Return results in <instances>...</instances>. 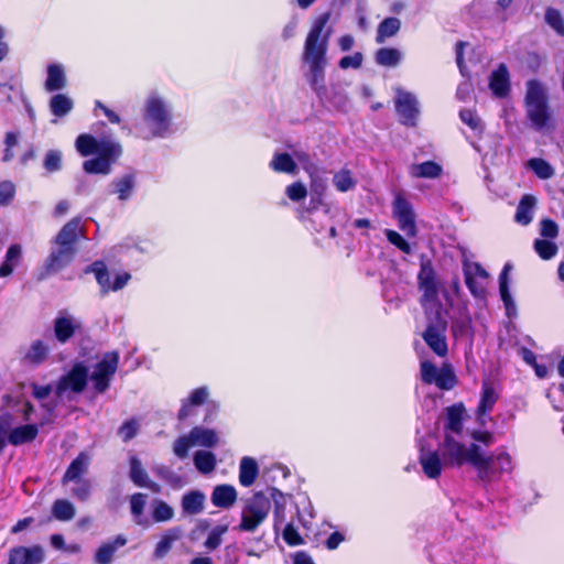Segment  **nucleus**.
Returning <instances> with one entry per match:
<instances>
[{"label": "nucleus", "instance_id": "1", "mask_svg": "<svg viewBox=\"0 0 564 564\" xmlns=\"http://www.w3.org/2000/svg\"><path fill=\"white\" fill-rule=\"evenodd\" d=\"M329 19L330 13L325 12L314 20L306 35L302 56L303 63L307 67L305 78L321 100L324 99L327 91L325 67L330 30L325 31V28Z\"/></svg>", "mask_w": 564, "mask_h": 564}, {"label": "nucleus", "instance_id": "2", "mask_svg": "<svg viewBox=\"0 0 564 564\" xmlns=\"http://www.w3.org/2000/svg\"><path fill=\"white\" fill-rule=\"evenodd\" d=\"M480 448L475 443L464 444L454 435L446 433L436 451L421 448L419 460L425 476L437 479L446 468L464 465H470L474 468Z\"/></svg>", "mask_w": 564, "mask_h": 564}, {"label": "nucleus", "instance_id": "3", "mask_svg": "<svg viewBox=\"0 0 564 564\" xmlns=\"http://www.w3.org/2000/svg\"><path fill=\"white\" fill-rule=\"evenodd\" d=\"M76 149L84 156L98 154L97 158L87 160L83 164L84 171L89 174L108 175L112 163L122 153L119 142L106 138L98 140L90 134H80L76 139Z\"/></svg>", "mask_w": 564, "mask_h": 564}, {"label": "nucleus", "instance_id": "4", "mask_svg": "<svg viewBox=\"0 0 564 564\" xmlns=\"http://www.w3.org/2000/svg\"><path fill=\"white\" fill-rule=\"evenodd\" d=\"M141 113L148 131L145 138H164L172 131L173 104L161 93L153 90L145 96Z\"/></svg>", "mask_w": 564, "mask_h": 564}, {"label": "nucleus", "instance_id": "5", "mask_svg": "<svg viewBox=\"0 0 564 564\" xmlns=\"http://www.w3.org/2000/svg\"><path fill=\"white\" fill-rule=\"evenodd\" d=\"M84 236L79 218H73L56 235L51 252L45 260L48 273H56L67 267L77 253L76 243Z\"/></svg>", "mask_w": 564, "mask_h": 564}, {"label": "nucleus", "instance_id": "6", "mask_svg": "<svg viewBox=\"0 0 564 564\" xmlns=\"http://www.w3.org/2000/svg\"><path fill=\"white\" fill-rule=\"evenodd\" d=\"M524 107L527 117L536 131L554 129L555 124L547 105V89L541 82L536 79L527 82Z\"/></svg>", "mask_w": 564, "mask_h": 564}, {"label": "nucleus", "instance_id": "7", "mask_svg": "<svg viewBox=\"0 0 564 564\" xmlns=\"http://www.w3.org/2000/svg\"><path fill=\"white\" fill-rule=\"evenodd\" d=\"M270 492V497L263 492H257L245 501L241 521L237 530L254 532L265 521L271 510V499H275L276 495H281L276 489H271Z\"/></svg>", "mask_w": 564, "mask_h": 564}, {"label": "nucleus", "instance_id": "8", "mask_svg": "<svg viewBox=\"0 0 564 564\" xmlns=\"http://www.w3.org/2000/svg\"><path fill=\"white\" fill-rule=\"evenodd\" d=\"M474 468L480 480L490 482L499 479L505 473H511L513 464L510 454L506 449L500 448L487 455L480 448Z\"/></svg>", "mask_w": 564, "mask_h": 564}, {"label": "nucleus", "instance_id": "9", "mask_svg": "<svg viewBox=\"0 0 564 564\" xmlns=\"http://www.w3.org/2000/svg\"><path fill=\"white\" fill-rule=\"evenodd\" d=\"M220 438L218 433L213 429L204 426L193 427L186 435L180 436L173 444L174 454L184 459L188 456V451L192 447H215L218 445Z\"/></svg>", "mask_w": 564, "mask_h": 564}, {"label": "nucleus", "instance_id": "10", "mask_svg": "<svg viewBox=\"0 0 564 564\" xmlns=\"http://www.w3.org/2000/svg\"><path fill=\"white\" fill-rule=\"evenodd\" d=\"M419 288L422 292L421 303L425 310V314L443 312L442 304L438 301L440 282L436 273L430 262H422L417 275Z\"/></svg>", "mask_w": 564, "mask_h": 564}, {"label": "nucleus", "instance_id": "11", "mask_svg": "<svg viewBox=\"0 0 564 564\" xmlns=\"http://www.w3.org/2000/svg\"><path fill=\"white\" fill-rule=\"evenodd\" d=\"M427 326L423 334V338L427 346L438 356L444 357L447 354V344L445 338V329L447 322L443 312L426 315Z\"/></svg>", "mask_w": 564, "mask_h": 564}, {"label": "nucleus", "instance_id": "12", "mask_svg": "<svg viewBox=\"0 0 564 564\" xmlns=\"http://www.w3.org/2000/svg\"><path fill=\"white\" fill-rule=\"evenodd\" d=\"M87 379L88 368L82 362L74 365L66 375L59 378L55 388L57 397L67 395L70 399V393L78 394L83 392L86 388Z\"/></svg>", "mask_w": 564, "mask_h": 564}, {"label": "nucleus", "instance_id": "13", "mask_svg": "<svg viewBox=\"0 0 564 564\" xmlns=\"http://www.w3.org/2000/svg\"><path fill=\"white\" fill-rule=\"evenodd\" d=\"M119 364V354L116 351L106 352L95 365L90 375L94 387L97 392L104 393L110 384Z\"/></svg>", "mask_w": 564, "mask_h": 564}, {"label": "nucleus", "instance_id": "14", "mask_svg": "<svg viewBox=\"0 0 564 564\" xmlns=\"http://www.w3.org/2000/svg\"><path fill=\"white\" fill-rule=\"evenodd\" d=\"M395 109L400 120L405 126H415L420 113L416 97L401 88L395 90Z\"/></svg>", "mask_w": 564, "mask_h": 564}, {"label": "nucleus", "instance_id": "15", "mask_svg": "<svg viewBox=\"0 0 564 564\" xmlns=\"http://www.w3.org/2000/svg\"><path fill=\"white\" fill-rule=\"evenodd\" d=\"M463 271L465 275V282L470 293L476 297H482L486 291V281L488 273L477 262L464 261Z\"/></svg>", "mask_w": 564, "mask_h": 564}, {"label": "nucleus", "instance_id": "16", "mask_svg": "<svg viewBox=\"0 0 564 564\" xmlns=\"http://www.w3.org/2000/svg\"><path fill=\"white\" fill-rule=\"evenodd\" d=\"M393 216L398 220L399 228L409 237L416 235L415 214L411 204L402 196H397L393 202Z\"/></svg>", "mask_w": 564, "mask_h": 564}, {"label": "nucleus", "instance_id": "17", "mask_svg": "<svg viewBox=\"0 0 564 564\" xmlns=\"http://www.w3.org/2000/svg\"><path fill=\"white\" fill-rule=\"evenodd\" d=\"M45 551L41 545L17 546L10 550L8 564H42Z\"/></svg>", "mask_w": 564, "mask_h": 564}, {"label": "nucleus", "instance_id": "18", "mask_svg": "<svg viewBox=\"0 0 564 564\" xmlns=\"http://www.w3.org/2000/svg\"><path fill=\"white\" fill-rule=\"evenodd\" d=\"M80 327V322L67 312H61L54 321V335L56 339L64 344Z\"/></svg>", "mask_w": 564, "mask_h": 564}, {"label": "nucleus", "instance_id": "19", "mask_svg": "<svg viewBox=\"0 0 564 564\" xmlns=\"http://www.w3.org/2000/svg\"><path fill=\"white\" fill-rule=\"evenodd\" d=\"M489 88L497 98H505L510 93V74L505 64H500L490 75Z\"/></svg>", "mask_w": 564, "mask_h": 564}, {"label": "nucleus", "instance_id": "20", "mask_svg": "<svg viewBox=\"0 0 564 564\" xmlns=\"http://www.w3.org/2000/svg\"><path fill=\"white\" fill-rule=\"evenodd\" d=\"M128 540L123 534H118L113 539H110L97 549L95 553V563L96 564H110L116 552L123 547L127 544Z\"/></svg>", "mask_w": 564, "mask_h": 564}, {"label": "nucleus", "instance_id": "21", "mask_svg": "<svg viewBox=\"0 0 564 564\" xmlns=\"http://www.w3.org/2000/svg\"><path fill=\"white\" fill-rule=\"evenodd\" d=\"M130 479L139 487H145L154 492L160 490V486L150 480L148 473L142 467L141 460L137 457L130 459Z\"/></svg>", "mask_w": 564, "mask_h": 564}, {"label": "nucleus", "instance_id": "22", "mask_svg": "<svg viewBox=\"0 0 564 564\" xmlns=\"http://www.w3.org/2000/svg\"><path fill=\"white\" fill-rule=\"evenodd\" d=\"M89 456L80 453L68 466L63 476L62 484L67 485L70 481L84 479L83 476L88 471Z\"/></svg>", "mask_w": 564, "mask_h": 564}, {"label": "nucleus", "instance_id": "23", "mask_svg": "<svg viewBox=\"0 0 564 564\" xmlns=\"http://www.w3.org/2000/svg\"><path fill=\"white\" fill-rule=\"evenodd\" d=\"M536 203L538 200L533 195H523L518 204L514 215L516 223L522 226L529 225L533 219Z\"/></svg>", "mask_w": 564, "mask_h": 564}, {"label": "nucleus", "instance_id": "24", "mask_svg": "<svg viewBox=\"0 0 564 564\" xmlns=\"http://www.w3.org/2000/svg\"><path fill=\"white\" fill-rule=\"evenodd\" d=\"M183 531L181 528L174 527L167 529L156 543L153 555L155 558H163L172 549L173 544L181 539Z\"/></svg>", "mask_w": 564, "mask_h": 564}, {"label": "nucleus", "instance_id": "25", "mask_svg": "<svg viewBox=\"0 0 564 564\" xmlns=\"http://www.w3.org/2000/svg\"><path fill=\"white\" fill-rule=\"evenodd\" d=\"M237 500V491L230 485L216 486L212 494V502L218 508H230Z\"/></svg>", "mask_w": 564, "mask_h": 564}, {"label": "nucleus", "instance_id": "26", "mask_svg": "<svg viewBox=\"0 0 564 564\" xmlns=\"http://www.w3.org/2000/svg\"><path fill=\"white\" fill-rule=\"evenodd\" d=\"M209 392L206 387H200L192 391L188 399L184 400L178 412V419L185 420L193 414V406L203 404L208 398Z\"/></svg>", "mask_w": 564, "mask_h": 564}, {"label": "nucleus", "instance_id": "27", "mask_svg": "<svg viewBox=\"0 0 564 564\" xmlns=\"http://www.w3.org/2000/svg\"><path fill=\"white\" fill-rule=\"evenodd\" d=\"M497 400H498V393L495 391L494 387L488 382H484L480 402L477 408L478 420L482 424L485 423L486 414L492 410Z\"/></svg>", "mask_w": 564, "mask_h": 564}, {"label": "nucleus", "instance_id": "28", "mask_svg": "<svg viewBox=\"0 0 564 564\" xmlns=\"http://www.w3.org/2000/svg\"><path fill=\"white\" fill-rule=\"evenodd\" d=\"M465 409L463 404H454L446 409L445 434H459L463 430Z\"/></svg>", "mask_w": 564, "mask_h": 564}, {"label": "nucleus", "instance_id": "29", "mask_svg": "<svg viewBox=\"0 0 564 564\" xmlns=\"http://www.w3.org/2000/svg\"><path fill=\"white\" fill-rule=\"evenodd\" d=\"M45 89L47 91H56L65 88L66 75L62 64H51L47 67V78L45 80Z\"/></svg>", "mask_w": 564, "mask_h": 564}, {"label": "nucleus", "instance_id": "30", "mask_svg": "<svg viewBox=\"0 0 564 564\" xmlns=\"http://www.w3.org/2000/svg\"><path fill=\"white\" fill-rule=\"evenodd\" d=\"M442 172V166L434 161L412 164L409 167L410 175L415 178H437Z\"/></svg>", "mask_w": 564, "mask_h": 564}, {"label": "nucleus", "instance_id": "31", "mask_svg": "<svg viewBox=\"0 0 564 564\" xmlns=\"http://www.w3.org/2000/svg\"><path fill=\"white\" fill-rule=\"evenodd\" d=\"M22 258V248L20 245H12L7 250L4 260L0 265V278L12 274L13 270L19 265Z\"/></svg>", "mask_w": 564, "mask_h": 564}, {"label": "nucleus", "instance_id": "32", "mask_svg": "<svg viewBox=\"0 0 564 564\" xmlns=\"http://www.w3.org/2000/svg\"><path fill=\"white\" fill-rule=\"evenodd\" d=\"M258 464L251 457H243L239 466V481L242 486H251L258 476Z\"/></svg>", "mask_w": 564, "mask_h": 564}, {"label": "nucleus", "instance_id": "33", "mask_svg": "<svg viewBox=\"0 0 564 564\" xmlns=\"http://www.w3.org/2000/svg\"><path fill=\"white\" fill-rule=\"evenodd\" d=\"M39 433L34 424L22 425L13 429L9 434V442L12 445H21L33 441Z\"/></svg>", "mask_w": 564, "mask_h": 564}, {"label": "nucleus", "instance_id": "34", "mask_svg": "<svg viewBox=\"0 0 564 564\" xmlns=\"http://www.w3.org/2000/svg\"><path fill=\"white\" fill-rule=\"evenodd\" d=\"M270 167L278 173L296 174L297 165L288 153H275L270 162Z\"/></svg>", "mask_w": 564, "mask_h": 564}, {"label": "nucleus", "instance_id": "35", "mask_svg": "<svg viewBox=\"0 0 564 564\" xmlns=\"http://www.w3.org/2000/svg\"><path fill=\"white\" fill-rule=\"evenodd\" d=\"M205 495L200 491H191L183 496L182 508L186 514H198L203 511Z\"/></svg>", "mask_w": 564, "mask_h": 564}, {"label": "nucleus", "instance_id": "36", "mask_svg": "<svg viewBox=\"0 0 564 564\" xmlns=\"http://www.w3.org/2000/svg\"><path fill=\"white\" fill-rule=\"evenodd\" d=\"M402 59V52L394 47H382L376 52L375 61L384 67H395Z\"/></svg>", "mask_w": 564, "mask_h": 564}, {"label": "nucleus", "instance_id": "37", "mask_svg": "<svg viewBox=\"0 0 564 564\" xmlns=\"http://www.w3.org/2000/svg\"><path fill=\"white\" fill-rule=\"evenodd\" d=\"M401 28V21L398 18H386L377 29V43H383L387 39L394 36Z\"/></svg>", "mask_w": 564, "mask_h": 564}, {"label": "nucleus", "instance_id": "38", "mask_svg": "<svg viewBox=\"0 0 564 564\" xmlns=\"http://www.w3.org/2000/svg\"><path fill=\"white\" fill-rule=\"evenodd\" d=\"M52 514L56 520L70 521L75 514V506L67 499H57L52 505Z\"/></svg>", "mask_w": 564, "mask_h": 564}, {"label": "nucleus", "instance_id": "39", "mask_svg": "<svg viewBox=\"0 0 564 564\" xmlns=\"http://www.w3.org/2000/svg\"><path fill=\"white\" fill-rule=\"evenodd\" d=\"M113 193L118 195L120 200L128 199L134 188V176L132 174L123 175L112 181Z\"/></svg>", "mask_w": 564, "mask_h": 564}, {"label": "nucleus", "instance_id": "40", "mask_svg": "<svg viewBox=\"0 0 564 564\" xmlns=\"http://www.w3.org/2000/svg\"><path fill=\"white\" fill-rule=\"evenodd\" d=\"M73 100L64 94H56L50 100V109L56 117L66 116L73 109Z\"/></svg>", "mask_w": 564, "mask_h": 564}, {"label": "nucleus", "instance_id": "41", "mask_svg": "<svg viewBox=\"0 0 564 564\" xmlns=\"http://www.w3.org/2000/svg\"><path fill=\"white\" fill-rule=\"evenodd\" d=\"M48 352L50 347L42 340H36L25 354V360L32 365H40L47 358Z\"/></svg>", "mask_w": 564, "mask_h": 564}, {"label": "nucleus", "instance_id": "42", "mask_svg": "<svg viewBox=\"0 0 564 564\" xmlns=\"http://www.w3.org/2000/svg\"><path fill=\"white\" fill-rule=\"evenodd\" d=\"M194 465L202 474H209L215 469L216 456L212 452L197 451L194 454Z\"/></svg>", "mask_w": 564, "mask_h": 564}, {"label": "nucleus", "instance_id": "43", "mask_svg": "<svg viewBox=\"0 0 564 564\" xmlns=\"http://www.w3.org/2000/svg\"><path fill=\"white\" fill-rule=\"evenodd\" d=\"M527 166L534 172V174L541 180L551 178L555 171L553 166L543 159L533 158L527 162Z\"/></svg>", "mask_w": 564, "mask_h": 564}, {"label": "nucleus", "instance_id": "44", "mask_svg": "<svg viewBox=\"0 0 564 564\" xmlns=\"http://www.w3.org/2000/svg\"><path fill=\"white\" fill-rule=\"evenodd\" d=\"M333 183L336 189L343 193L354 189L357 185L356 178L352 176L351 172L346 169L335 173Z\"/></svg>", "mask_w": 564, "mask_h": 564}, {"label": "nucleus", "instance_id": "45", "mask_svg": "<svg viewBox=\"0 0 564 564\" xmlns=\"http://www.w3.org/2000/svg\"><path fill=\"white\" fill-rule=\"evenodd\" d=\"M534 250L543 260H550L557 253V246L552 240L536 239L533 243Z\"/></svg>", "mask_w": 564, "mask_h": 564}, {"label": "nucleus", "instance_id": "46", "mask_svg": "<svg viewBox=\"0 0 564 564\" xmlns=\"http://www.w3.org/2000/svg\"><path fill=\"white\" fill-rule=\"evenodd\" d=\"M434 383L443 390L452 389L456 383V378L449 366H443L440 368L437 377L435 378Z\"/></svg>", "mask_w": 564, "mask_h": 564}, {"label": "nucleus", "instance_id": "47", "mask_svg": "<svg viewBox=\"0 0 564 564\" xmlns=\"http://www.w3.org/2000/svg\"><path fill=\"white\" fill-rule=\"evenodd\" d=\"M90 271H93L96 275V280L98 282V284L100 285L102 292H108L109 290H111V282H110V276H109V273L105 267V264L100 261H97L95 262L91 268H90Z\"/></svg>", "mask_w": 564, "mask_h": 564}, {"label": "nucleus", "instance_id": "48", "mask_svg": "<svg viewBox=\"0 0 564 564\" xmlns=\"http://www.w3.org/2000/svg\"><path fill=\"white\" fill-rule=\"evenodd\" d=\"M147 503V495L138 492L131 496L130 498V507L131 513L134 518L135 523L143 524L142 514Z\"/></svg>", "mask_w": 564, "mask_h": 564}, {"label": "nucleus", "instance_id": "49", "mask_svg": "<svg viewBox=\"0 0 564 564\" xmlns=\"http://www.w3.org/2000/svg\"><path fill=\"white\" fill-rule=\"evenodd\" d=\"M174 517V510L164 501L156 500L153 503V519L155 522H165Z\"/></svg>", "mask_w": 564, "mask_h": 564}, {"label": "nucleus", "instance_id": "50", "mask_svg": "<svg viewBox=\"0 0 564 564\" xmlns=\"http://www.w3.org/2000/svg\"><path fill=\"white\" fill-rule=\"evenodd\" d=\"M546 23L558 34H564V21L558 10L549 8L545 11Z\"/></svg>", "mask_w": 564, "mask_h": 564}, {"label": "nucleus", "instance_id": "51", "mask_svg": "<svg viewBox=\"0 0 564 564\" xmlns=\"http://www.w3.org/2000/svg\"><path fill=\"white\" fill-rule=\"evenodd\" d=\"M75 486L72 488L70 494L75 498L85 501L89 498L91 491V484L88 479H78L73 481Z\"/></svg>", "mask_w": 564, "mask_h": 564}, {"label": "nucleus", "instance_id": "52", "mask_svg": "<svg viewBox=\"0 0 564 564\" xmlns=\"http://www.w3.org/2000/svg\"><path fill=\"white\" fill-rule=\"evenodd\" d=\"M557 235L558 226L554 220L545 218L540 221V236L543 237V239H555Z\"/></svg>", "mask_w": 564, "mask_h": 564}, {"label": "nucleus", "instance_id": "53", "mask_svg": "<svg viewBox=\"0 0 564 564\" xmlns=\"http://www.w3.org/2000/svg\"><path fill=\"white\" fill-rule=\"evenodd\" d=\"M62 153L57 150H51L45 154L44 167L48 172H55L61 169Z\"/></svg>", "mask_w": 564, "mask_h": 564}, {"label": "nucleus", "instance_id": "54", "mask_svg": "<svg viewBox=\"0 0 564 564\" xmlns=\"http://www.w3.org/2000/svg\"><path fill=\"white\" fill-rule=\"evenodd\" d=\"M285 193L291 200L299 202L306 197L307 189L303 183L295 182L286 187Z\"/></svg>", "mask_w": 564, "mask_h": 564}, {"label": "nucleus", "instance_id": "55", "mask_svg": "<svg viewBox=\"0 0 564 564\" xmlns=\"http://www.w3.org/2000/svg\"><path fill=\"white\" fill-rule=\"evenodd\" d=\"M459 117L464 123H466L473 130H481V120L477 113L470 109H463L459 112Z\"/></svg>", "mask_w": 564, "mask_h": 564}, {"label": "nucleus", "instance_id": "56", "mask_svg": "<svg viewBox=\"0 0 564 564\" xmlns=\"http://www.w3.org/2000/svg\"><path fill=\"white\" fill-rule=\"evenodd\" d=\"M510 265L506 264L502 272L499 275V291L502 301L505 302L506 306H508L511 303V296L508 291V272H509Z\"/></svg>", "mask_w": 564, "mask_h": 564}, {"label": "nucleus", "instance_id": "57", "mask_svg": "<svg viewBox=\"0 0 564 564\" xmlns=\"http://www.w3.org/2000/svg\"><path fill=\"white\" fill-rule=\"evenodd\" d=\"M386 236L389 242L394 245L397 248H399L404 253H411V247L410 245L404 240V238L398 234L394 230L388 229L386 230Z\"/></svg>", "mask_w": 564, "mask_h": 564}, {"label": "nucleus", "instance_id": "58", "mask_svg": "<svg viewBox=\"0 0 564 564\" xmlns=\"http://www.w3.org/2000/svg\"><path fill=\"white\" fill-rule=\"evenodd\" d=\"M440 369L436 368L432 362L425 360L421 362V377L425 383H434Z\"/></svg>", "mask_w": 564, "mask_h": 564}, {"label": "nucleus", "instance_id": "59", "mask_svg": "<svg viewBox=\"0 0 564 564\" xmlns=\"http://www.w3.org/2000/svg\"><path fill=\"white\" fill-rule=\"evenodd\" d=\"M364 56L360 52H356L352 55L344 56L339 61V67L343 69L347 68H359L362 64Z\"/></svg>", "mask_w": 564, "mask_h": 564}, {"label": "nucleus", "instance_id": "60", "mask_svg": "<svg viewBox=\"0 0 564 564\" xmlns=\"http://www.w3.org/2000/svg\"><path fill=\"white\" fill-rule=\"evenodd\" d=\"M15 186L10 181H3L0 183V204H8L14 196Z\"/></svg>", "mask_w": 564, "mask_h": 564}, {"label": "nucleus", "instance_id": "61", "mask_svg": "<svg viewBox=\"0 0 564 564\" xmlns=\"http://www.w3.org/2000/svg\"><path fill=\"white\" fill-rule=\"evenodd\" d=\"M283 539L289 545H299L302 543V539L297 530L292 525L288 524L283 531Z\"/></svg>", "mask_w": 564, "mask_h": 564}, {"label": "nucleus", "instance_id": "62", "mask_svg": "<svg viewBox=\"0 0 564 564\" xmlns=\"http://www.w3.org/2000/svg\"><path fill=\"white\" fill-rule=\"evenodd\" d=\"M137 430H138L137 422L130 421V422L124 423L120 427L119 434L121 435L123 441L127 442V441L131 440L137 434Z\"/></svg>", "mask_w": 564, "mask_h": 564}, {"label": "nucleus", "instance_id": "63", "mask_svg": "<svg viewBox=\"0 0 564 564\" xmlns=\"http://www.w3.org/2000/svg\"><path fill=\"white\" fill-rule=\"evenodd\" d=\"M345 540V536L340 532H333L326 540V546L328 550H335Z\"/></svg>", "mask_w": 564, "mask_h": 564}, {"label": "nucleus", "instance_id": "64", "mask_svg": "<svg viewBox=\"0 0 564 564\" xmlns=\"http://www.w3.org/2000/svg\"><path fill=\"white\" fill-rule=\"evenodd\" d=\"M220 542H221L220 533H219V532H215V531H213V532L208 535V538H207V540H206V542H205V546H206L207 549L214 550V549H216V547H218V546H219Z\"/></svg>", "mask_w": 564, "mask_h": 564}]
</instances>
